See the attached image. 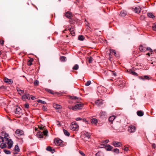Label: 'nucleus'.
I'll list each match as a JSON object with an SVG mask.
<instances>
[{"instance_id":"nucleus-1","label":"nucleus","mask_w":156,"mask_h":156,"mask_svg":"<svg viewBox=\"0 0 156 156\" xmlns=\"http://www.w3.org/2000/svg\"><path fill=\"white\" fill-rule=\"evenodd\" d=\"M76 103L78 104L74 106H72V109L73 110L76 111L80 109L83 106V104L82 103L78 101Z\"/></svg>"},{"instance_id":"nucleus-2","label":"nucleus","mask_w":156,"mask_h":156,"mask_svg":"<svg viewBox=\"0 0 156 156\" xmlns=\"http://www.w3.org/2000/svg\"><path fill=\"white\" fill-rule=\"evenodd\" d=\"M48 133V131L47 129L45 131H39L37 133V136L39 138H42L43 137V135H47Z\"/></svg>"},{"instance_id":"nucleus-3","label":"nucleus","mask_w":156,"mask_h":156,"mask_svg":"<svg viewBox=\"0 0 156 156\" xmlns=\"http://www.w3.org/2000/svg\"><path fill=\"white\" fill-rule=\"evenodd\" d=\"M78 125L75 122H73L72 123V125L70 126V129L73 131L75 130L78 128Z\"/></svg>"},{"instance_id":"nucleus-4","label":"nucleus","mask_w":156,"mask_h":156,"mask_svg":"<svg viewBox=\"0 0 156 156\" xmlns=\"http://www.w3.org/2000/svg\"><path fill=\"white\" fill-rule=\"evenodd\" d=\"M95 103L98 106H100L104 104V102L102 100L98 99L95 101Z\"/></svg>"},{"instance_id":"nucleus-5","label":"nucleus","mask_w":156,"mask_h":156,"mask_svg":"<svg viewBox=\"0 0 156 156\" xmlns=\"http://www.w3.org/2000/svg\"><path fill=\"white\" fill-rule=\"evenodd\" d=\"M136 129L135 126H130L129 127L128 131L130 133H133L135 131Z\"/></svg>"},{"instance_id":"nucleus-6","label":"nucleus","mask_w":156,"mask_h":156,"mask_svg":"<svg viewBox=\"0 0 156 156\" xmlns=\"http://www.w3.org/2000/svg\"><path fill=\"white\" fill-rule=\"evenodd\" d=\"M55 142L57 145L62 146V141L60 139H55Z\"/></svg>"},{"instance_id":"nucleus-7","label":"nucleus","mask_w":156,"mask_h":156,"mask_svg":"<svg viewBox=\"0 0 156 156\" xmlns=\"http://www.w3.org/2000/svg\"><path fill=\"white\" fill-rule=\"evenodd\" d=\"M15 133L16 134L18 135L19 136H21L23 134L24 132L21 130L18 129L15 131Z\"/></svg>"},{"instance_id":"nucleus-8","label":"nucleus","mask_w":156,"mask_h":156,"mask_svg":"<svg viewBox=\"0 0 156 156\" xmlns=\"http://www.w3.org/2000/svg\"><path fill=\"white\" fill-rule=\"evenodd\" d=\"M13 144V141L11 140V139H9L7 142L8 145V148L10 149L12 146Z\"/></svg>"},{"instance_id":"nucleus-9","label":"nucleus","mask_w":156,"mask_h":156,"mask_svg":"<svg viewBox=\"0 0 156 156\" xmlns=\"http://www.w3.org/2000/svg\"><path fill=\"white\" fill-rule=\"evenodd\" d=\"M4 81L5 82L8 83L9 84H11L13 83V81L12 79H9L6 77L5 78Z\"/></svg>"},{"instance_id":"nucleus-10","label":"nucleus","mask_w":156,"mask_h":156,"mask_svg":"<svg viewBox=\"0 0 156 156\" xmlns=\"http://www.w3.org/2000/svg\"><path fill=\"white\" fill-rule=\"evenodd\" d=\"M112 144L115 147H119L120 146L121 143L120 142L113 141L112 142Z\"/></svg>"},{"instance_id":"nucleus-11","label":"nucleus","mask_w":156,"mask_h":156,"mask_svg":"<svg viewBox=\"0 0 156 156\" xmlns=\"http://www.w3.org/2000/svg\"><path fill=\"white\" fill-rule=\"evenodd\" d=\"M22 99L23 100H26V99H28L29 100L30 99V94L24 95L22 97Z\"/></svg>"},{"instance_id":"nucleus-12","label":"nucleus","mask_w":156,"mask_h":156,"mask_svg":"<svg viewBox=\"0 0 156 156\" xmlns=\"http://www.w3.org/2000/svg\"><path fill=\"white\" fill-rule=\"evenodd\" d=\"M127 13L126 11L124 10H122L119 14L120 16L122 17H124L125 16Z\"/></svg>"},{"instance_id":"nucleus-13","label":"nucleus","mask_w":156,"mask_h":156,"mask_svg":"<svg viewBox=\"0 0 156 156\" xmlns=\"http://www.w3.org/2000/svg\"><path fill=\"white\" fill-rule=\"evenodd\" d=\"M16 114H20L21 112V109L19 107H16L15 109Z\"/></svg>"},{"instance_id":"nucleus-14","label":"nucleus","mask_w":156,"mask_h":156,"mask_svg":"<svg viewBox=\"0 0 156 156\" xmlns=\"http://www.w3.org/2000/svg\"><path fill=\"white\" fill-rule=\"evenodd\" d=\"M107 115V113L105 112L101 111L99 114V116L100 117H102L105 116Z\"/></svg>"},{"instance_id":"nucleus-15","label":"nucleus","mask_w":156,"mask_h":156,"mask_svg":"<svg viewBox=\"0 0 156 156\" xmlns=\"http://www.w3.org/2000/svg\"><path fill=\"white\" fill-rule=\"evenodd\" d=\"M53 106L56 109H61L62 107L61 106L56 104H53Z\"/></svg>"},{"instance_id":"nucleus-16","label":"nucleus","mask_w":156,"mask_h":156,"mask_svg":"<svg viewBox=\"0 0 156 156\" xmlns=\"http://www.w3.org/2000/svg\"><path fill=\"white\" fill-rule=\"evenodd\" d=\"M84 136L85 137L87 138L88 139H89L90 137V133L87 132H85L84 133Z\"/></svg>"},{"instance_id":"nucleus-17","label":"nucleus","mask_w":156,"mask_h":156,"mask_svg":"<svg viewBox=\"0 0 156 156\" xmlns=\"http://www.w3.org/2000/svg\"><path fill=\"white\" fill-rule=\"evenodd\" d=\"M105 148L107 151H111L113 147L109 145H107L105 147Z\"/></svg>"},{"instance_id":"nucleus-18","label":"nucleus","mask_w":156,"mask_h":156,"mask_svg":"<svg viewBox=\"0 0 156 156\" xmlns=\"http://www.w3.org/2000/svg\"><path fill=\"white\" fill-rule=\"evenodd\" d=\"M38 128L40 131H45L46 129H45V127L43 125H38Z\"/></svg>"},{"instance_id":"nucleus-19","label":"nucleus","mask_w":156,"mask_h":156,"mask_svg":"<svg viewBox=\"0 0 156 156\" xmlns=\"http://www.w3.org/2000/svg\"><path fill=\"white\" fill-rule=\"evenodd\" d=\"M139 49L141 51L143 52H144L146 51L145 48L144 47H143V45H140L139 48Z\"/></svg>"},{"instance_id":"nucleus-20","label":"nucleus","mask_w":156,"mask_h":156,"mask_svg":"<svg viewBox=\"0 0 156 156\" xmlns=\"http://www.w3.org/2000/svg\"><path fill=\"white\" fill-rule=\"evenodd\" d=\"M65 16L67 17L69 19H71V18L72 14L70 12H67L65 14Z\"/></svg>"},{"instance_id":"nucleus-21","label":"nucleus","mask_w":156,"mask_h":156,"mask_svg":"<svg viewBox=\"0 0 156 156\" xmlns=\"http://www.w3.org/2000/svg\"><path fill=\"white\" fill-rule=\"evenodd\" d=\"M141 11V9L140 7H136L134 10V11L137 13H139Z\"/></svg>"},{"instance_id":"nucleus-22","label":"nucleus","mask_w":156,"mask_h":156,"mask_svg":"<svg viewBox=\"0 0 156 156\" xmlns=\"http://www.w3.org/2000/svg\"><path fill=\"white\" fill-rule=\"evenodd\" d=\"M147 15L148 17L150 18H152L153 19H154V18H155V16L152 13L148 12L147 13Z\"/></svg>"},{"instance_id":"nucleus-23","label":"nucleus","mask_w":156,"mask_h":156,"mask_svg":"<svg viewBox=\"0 0 156 156\" xmlns=\"http://www.w3.org/2000/svg\"><path fill=\"white\" fill-rule=\"evenodd\" d=\"M137 114L138 116H142L144 115L143 112L141 111H139L137 112Z\"/></svg>"},{"instance_id":"nucleus-24","label":"nucleus","mask_w":156,"mask_h":156,"mask_svg":"<svg viewBox=\"0 0 156 156\" xmlns=\"http://www.w3.org/2000/svg\"><path fill=\"white\" fill-rule=\"evenodd\" d=\"M115 118V117L114 116H110L108 119L109 121L111 122V123H112Z\"/></svg>"},{"instance_id":"nucleus-25","label":"nucleus","mask_w":156,"mask_h":156,"mask_svg":"<svg viewBox=\"0 0 156 156\" xmlns=\"http://www.w3.org/2000/svg\"><path fill=\"white\" fill-rule=\"evenodd\" d=\"M63 131L64 134L67 136H69L70 135L69 133L66 130L63 129Z\"/></svg>"},{"instance_id":"nucleus-26","label":"nucleus","mask_w":156,"mask_h":156,"mask_svg":"<svg viewBox=\"0 0 156 156\" xmlns=\"http://www.w3.org/2000/svg\"><path fill=\"white\" fill-rule=\"evenodd\" d=\"M87 60L88 61L89 63H90L92 62L93 60V58L91 56H90L87 58Z\"/></svg>"},{"instance_id":"nucleus-27","label":"nucleus","mask_w":156,"mask_h":156,"mask_svg":"<svg viewBox=\"0 0 156 156\" xmlns=\"http://www.w3.org/2000/svg\"><path fill=\"white\" fill-rule=\"evenodd\" d=\"M129 72L130 73H131L132 74H133V75L136 76H138V75L137 73H136L134 71H133L132 69L130 70L129 71Z\"/></svg>"},{"instance_id":"nucleus-28","label":"nucleus","mask_w":156,"mask_h":156,"mask_svg":"<svg viewBox=\"0 0 156 156\" xmlns=\"http://www.w3.org/2000/svg\"><path fill=\"white\" fill-rule=\"evenodd\" d=\"M91 122L94 124H96L98 122V120L95 119H93L91 120Z\"/></svg>"},{"instance_id":"nucleus-29","label":"nucleus","mask_w":156,"mask_h":156,"mask_svg":"<svg viewBox=\"0 0 156 156\" xmlns=\"http://www.w3.org/2000/svg\"><path fill=\"white\" fill-rule=\"evenodd\" d=\"M85 37L82 35H80L78 37V40L81 41H83Z\"/></svg>"},{"instance_id":"nucleus-30","label":"nucleus","mask_w":156,"mask_h":156,"mask_svg":"<svg viewBox=\"0 0 156 156\" xmlns=\"http://www.w3.org/2000/svg\"><path fill=\"white\" fill-rule=\"evenodd\" d=\"M14 149L15 151H17L18 152L20 151V149L18 145L15 146Z\"/></svg>"},{"instance_id":"nucleus-31","label":"nucleus","mask_w":156,"mask_h":156,"mask_svg":"<svg viewBox=\"0 0 156 156\" xmlns=\"http://www.w3.org/2000/svg\"><path fill=\"white\" fill-rule=\"evenodd\" d=\"M71 98L72 99L74 100H76V99H77V100L80 101V100L81 99V98H79L78 97L76 96H72Z\"/></svg>"},{"instance_id":"nucleus-32","label":"nucleus","mask_w":156,"mask_h":156,"mask_svg":"<svg viewBox=\"0 0 156 156\" xmlns=\"http://www.w3.org/2000/svg\"><path fill=\"white\" fill-rule=\"evenodd\" d=\"M79 68V66L77 64L75 65L73 68V70H77Z\"/></svg>"},{"instance_id":"nucleus-33","label":"nucleus","mask_w":156,"mask_h":156,"mask_svg":"<svg viewBox=\"0 0 156 156\" xmlns=\"http://www.w3.org/2000/svg\"><path fill=\"white\" fill-rule=\"evenodd\" d=\"M96 156H103V154L101 152H98L96 154Z\"/></svg>"},{"instance_id":"nucleus-34","label":"nucleus","mask_w":156,"mask_h":156,"mask_svg":"<svg viewBox=\"0 0 156 156\" xmlns=\"http://www.w3.org/2000/svg\"><path fill=\"white\" fill-rule=\"evenodd\" d=\"M49 151L51 152L52 153H53L55 152V149L49 146Z\"/></svg>"},{"instance_id":"nucleus-35","label":"nucleus","mask_w":156,"mask_h":156,"mask_svg":"<svg viewBox=\"0 0 156 156\" xmlns=\"http://www.w3.org/2000/svg\"><path fill=\"white\" fill-rule=\"evenodd\" d=\"M119 150L117 148H115L112 150V151L113 152L116 153L118 154L119 153Z\"/></svg>"},{"instance_id":"nucleus-36","label":"nucleus","mask_w":156,"mask_h":156,"mask_svg":"<svg viewBox=\"0 0 156 156\" xmlns=\"http://www.w3.org/2000/svg\"><path fill=\"white\" fill-rule=\"evenodd\" d=\"M66 57L64 56H62L60 57V59L61 61L65 62L66 61Z\"/></svg>"},{"instance_id":"nucleus-37","label":"nucleus","mask_w":156,"mask_h":156,"mask_svg":"<svg viewBox=\"0 0 156 156\" xmlns=\"http://www.w3.org/2000/svg\"><path fill=\"white\" fill-rule=\"evenodd\" d=\"M39 83V81L37 80H36L34 81V84L35 86H37L38 85Z\"/></svg>"},{"instance_id":"nucleus-38","label":"nucleus","mask_w":156,"mask_h":156,"mask_svg":"<svg viewBox=\"0 0 156 156\" xmlns=\"http://www.w3.org/2000/svg\"><path fill=\"white\" fill-rule=\"evenodd\" d=\"M153 30L155 31H156V23L154 24L152 26Z\"/></svg>"},{"instance_id":"nucleus-39","label":"nucleus","mask_w":156,"mask_h":156,"mask_svg":"<svg viewBox=\"0 0 156 156\" xmlns=\"http://www.w3.org/2000/svg\"><path fill=\"white\" fill-rule=\"evenodd\" d=\"M4 152L6 154H11L10 151L6 150H4Z\"/></svg>"},{"instance_id":"nucleus-40","label":"nucleus","mask_w":156,"mask_h":156,"mask_svg":"<svg viewBox=\"0 0 156 156\" xmlns=\"http://www.w3.org/2000/svg\"><path fill=\"white\" fill-rule=\"evenodd\" d=\"M17 90L19 94L20 95H21L22 94H23L24 93V91L21 90Z\"/></svg>"},{"instance_id":"nucleus-41","label":"nucleus","mask_w":156,"mask_h":156,"mask_svg":"<svg viewBox=\"0 0 156 156\" xmlns=\"http://www.w3.org/2000/svg\"><path fill=\"white\" fill-rule=\"evenodd\" d=\"M33 60H30L28 61L27 62V64L28 66H30L32 64V62L33 61Z\"/></svg>"},{"instance_id":"nucleus-42","label":"nucleus","mask_w":156,"mask_h":156,"mask_svg":"<svg viewBox=\"0 0 156 156\" xmlns=\"http://www.w3.org/2000/svg\"><path fill=\"white\" fill-rule=\"evenodd\" d=\"M49 93H51V94H58V93L56 92H54L53 91L49 89Z\"/></svg>"},{"instance_id":"nucleus-43","label":"nucleus","mask_w":156,"mask_h":156,"mask_svg":"<svg viewBox=\"0 0 156 156\" xmlns=\"http://www.w3.org/2000/svg\"><path fill=\"white\" fill-rule=\"evenodd\" d=\"M91 81L90 80L88 81L87 83L85 84V85L86 86H88L91 84Z\"/></svg>"},{"instance_id":"nucleus-44","label":"nucleus","mask_w":156,"mask_h":156,"mask_svg":"<svg viewBox=\"0 0 156 156\" xmlns=\"http://www.w3.org/2000/svg\"><path fill=\"white\" fill-rule=\"evenodd\" d=\"M37 102L38 103L43 104H44L45 103L44 101H43L41 100H37Z\"/></svg>"},{"instance_id":"nucleus-45","label":"nucleus","mask_w":156,"mask_h":156,"mask_svg":"<svg viewBox=\"0 0 156 156\" xmlns=\"http://www.w3.org/2000/svg\"><path fill=\"white\" fill-rule=\"evenodd\" d=\"M147 50L149 51L150 52H153V51L152 49L150 47H147L146 48Z\"/></svg>"},{"instance_id":"nucleus-46","label":"nucleus","mask_w":156,"mask_h":156,"mask_svg":"<svg viewBox=\"0 0 156 156\" xmlns=\"http://www.w3.org/2000/svg\"><path fill=\"white\" fill-rule=\"evenodd\" d=\"M3 138V139L4 140V141H8V140H9V139L7 137H6V136H4Z\"/></svg>"},{"instance_id":"nucleus-47","label":"nucleus","mask_w":156,"mask_h":156,"mask_svg":"<svg viewBox=\"0 0 156 156\" xmlns=\"http://www.w3.org/2000/svg\"><path fill=\"white\" fill-rule=\"evenodd\" d=\"M111 53H112V54H113L114 55H115L116 54V52L115 50H111Z\"/></svg>"},{"instance_id":"nucleus-48","label":"nucleus","mask_w":156,"mask_h":156,"mask_svg":"<svg viewBox=\"0 0 156 156\" xmlns=\"http://www.w3.org/2000/svg\"><path fill=\"white\" fill-rule=\"evenodd\" d=\"M7 147L6 144H4L2 145V146L0 147L1 148H4L6 147Z\"/></svg>"},{"instance_id":"nucleus-49","label":"nucleus","mask_w":156,"mask_h":156,"mask_svg":"<svg viewBox=\"0 0 156 156\" xmlns=\"http://www.w3.org/2000/svg\"><path fill=\"white\" fill-rule=\"evenodd\" d=\"M144 79H147L148 80H149L150 79L149 78L148 76L147 75H145L144 76Z\"/></svg>"},{"instance_id":"nucleus-50","label":"nucleus","mask_w":156,"mask_h":156,"mask_svg":"<svg viewBox=\"0 0 156 156\" xmlns=\"http://www.w3.org/2000/svg\"><path fill=\"white\" fill-rule=\"evenodd\" d=\"M2 142V143L4 142V140L3 137L0 136V143Z\"/></svg>"},{"instance_id":"nucleus-51","label":"nucleus","mask_w":156,"mask_h":156,"mask_svg":"<svg viewBox=\"0 0 156 156\" xmlns=\"http://www.w3.org/2000/svg\"><path fill=\"white\" fill-rule=\"evenodd\" d=\"M68 30H69V31H70V33L71 32H73V31H74V28H70L69 29H68Z\"/></svg>"},{"instance_id":"nucleus-52","label":"nucleus","mask_w":156,"mask_h":156,"mask_svg":"<svg viewBox=\"0 0 156 156\" xmlns=\"http://www.w3.org/2000/svg\"><path fill=\"white\" fill-rule=\"evenodd\" d=\"M24 106L26 108H28L29 107V105L28 103H26L24 105Z\"/></svg>"},{"instance_id":"nucleus-53","label":"nucleus","mask_w":156,"mask_h":156,"mask_svg":"<svg viewBox=\"0 0 156 156\" xmlns=\"http://www.w3.org/2000/svg\"><path fill=\"white\" fill-rule=\"evenodd\" d=\"M82 120V118H80V117L77 118L76 119V120L77 121H78L79 120Z\"/></svg>"},{"instance_id":"nucleus-54","label":"nucleus","mask_w":156,"mask_h":156,"mask_svg":"<svg viewBox=\"0 0 156 156\" xmlns=\"http://www.w3.org/2000/svg\"><path fill=\"white\" fill-rule=\"evenodd\" d=\"M152 144V147L154 148V149H155L156 147V144H155L153 143L151 144Z\"/></svg>"},{"instance_id":"nucleus-55","label":"nucleus","mask_w":156,"mask_h":156,"mask_svg":"<svg viewBox=\"0 0 156 156\" xmlns=\"http://www.w3.org/2000/svg\"><path fill=\"white\" fill-rule=\"evenodd\" d=\"M80 152V153L82 155V156H85V154L82 151H80L79 152Z\"/></svg>"},{"instance_id":"nucleus-56","label":"nucleus","mask_w":156,"mask_h":156,"mask_svg":"<svg viewBox=\"0 0 156 156\" xmlns=\"http://www.w3.org/2000/svg\"><path fill=\"white\" fill-rule=\"evenodd\" d=\"M4 42V41L3 40H2L0 41V43L2 45H3Z\"/></svg>"},{"instance_id":"nucleus-57","label":"nucleus","mask_w":156,"mask_h":156,"mask_svg":"<svg viewBox=\"0 0 156 156\" xmlns=\"http://www.w3.org/2000/svg\"><path fill=\"white\" fill-rule=\"evenodd\" d=\"M139 78L140 79H141V80H144V76L143 77V76H139Z\"/></svg>"},{"instance_id":"nucleus-58","label":"nucleus","mask_w":156,"mask_h":156,"mask_svg":"<svg viewBox=\"0 0 156 156\" xmlns=\"http://www.w3.org/2000/svg\"><path fill=\"white\" fill-rule=\"evenodd\" d=\"M31 98L32 100H34L35 99V97L34 96H31Z\"/></svg>"},{"instance_id":"nucleus-59","label":"nucleus","mask_w":156,"mask_h":156,"mask_svg":"<svg viewBox=\"0 0 156 156\" xmlns=\"http://www.w3.org/2000/svg\"><path fill=\"white\" fill-rule=\"evenodd\" d=\"M70 33L73 36L75 35V33L74 32V31H73V32H71Z\"/></svg>"},{"instance_id":"nucleus-60","label":"nucleus","mask_w":156,"mask_h":156,"mask_svg":"<svg viewBox=\"0 0 156 156\" xmlns=\"http://www.w3.org/2000/svg\"><path fill=\"white\" fill-rule=\"evenodd\" d=\"M125 151H127L128 150V148L127 147H125L124 149H123Z\"/></svg>"},{"instance_id":"nucleus-61","label":"nucleus","mask_w":156,"mask_h":156,"mask_svg":"<svg viewBox=\"0 0 156 156\" xmlns=\"http://www.w3.org/2000/svg\"><path fill=\"white\" fill-rule=\"evenodd\" d=\"M109 141L108 140H105V142L106 144H107L108 142Z\"/></svg>"},{"instance_id":"nucleus-62","label":"nucleus","mask_w":156,"mask_h":156,"mask_svg":"<svg viewBox=\"0 0 156 156\" xmlns=\"http://www.w3.org/2000/svg\"><path fill=\"white\" fill-rule=\"evenodd\" d=\"M4 136H6V137H8V136H9V134H7L5 133V135H4Z\"/></svg>"},{"instance_id":"nucleus-63","label":"nucleus","mask_w":156,"mask_h":156,"mask_svg":"<svg viewBox=\"0 0 156 156\" xmlns=\"http://www.w3.org/2000/svg\"><path fill=\"white\" fill-rule=\"evenodd\" d=\"M24 93V95H26V94H29L27 92V91L26 90L25 91V93Z\"/></svg>"},{"instance_id":"nucleus-64","label":"nucleus","mask_w":156,"mask_h":156,"mask_svg":"<svg viewBox=\"0 0 156 156\" xmlns=\"http://www.w3.org/2000/svg\"><path fill=\"white\" fill-rule=\"evenodd\" d=\"M82 120H83V122H87V121H86V119H83V118H82Z\"/></svg>"}]
</instances>
